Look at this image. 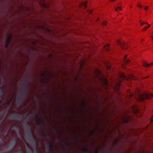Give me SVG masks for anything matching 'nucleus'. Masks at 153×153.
I'll return each mask as SVG.
<instances>
[{
  "label": "nucleus",
  "instance_id": "obj_1",
  "mask_svg": "<svg viewBox=\"0 0 153 153\" xmlns=\"http://www.w3.org/2000/svg\"><path fill=\"white\" fill-rule=\"evenodd\" d=\"M152 94L148 92H145L143 94H138L137 95H135L134 97L139 101H143L146 99L149 100L152 97ZM130 97L131 98L134 97V95L131 94L129 95Z\"/></svg>",
  "mask_w": 153,
  "mask_h": 153
},
{
  "label": "nucleus",
  "instance_id": "obj_2",
  "mask_svg": "<svg viewBox=\"0 0 153 153\" xmlns=\"http://www.w3.org/2000/svg\"><path fill=\"white\" fill-rule=\"evenodd\" d=\"M131 110L135 113H138L140 111V108L136 105H133L131 106Z\"/></svg>",
  "mask_w": 153,
  "mask_h": 153
},
{
  "label": "nucleus",
  "instance_id": "obj_3",
  "mask_svg": "<svg viewBox=\"0 0 153 153\" xmlns=\"http://www.w3.org/2000/svg\"><path fill=\"white\" fill-rule=\"evenodd\" d=\"M27 94V92H22L20 94L19 97L18 99H19V100H21V101L23 102Z\"/></svg>",
  "mask_w": 153,
  "mask_h": 153
},
{
  "label": "nucleus",
  "instance_id": "obj_4",
  "mask_svg": "<svg viewBox=\"0 0 153 153\" xmlns=\"http://www.w3.org/2000/svg\"><path fill=\"white\" fill-rule=\"evenodd\" d=\"M117 44L123 49H126L127 48L126 43L124 42L119 41L117 42Z\"/></svg>",
  "mask_w": 153,
  "mask_h": 153
},
{
  "label": "nucleus",
  "instance_id": "obj_5",
  "mask_svg": "<svg viewBox=\"0 0 153 153\" xmlns=\"http://www.w3.org/2000/svg\"><path fill=\"white\" fill-rule=\"evenodd\" d=\"M28 133L29 136L27 137V140L28 139L30 140H33L34 139H35L34 136L33 135V131L32 129H31L30 130V131L28 132Z\"/></svg>",
  "mask_w": 153,
  "mask_h": 153
},
{
  "label": "nucleus",
  "instance_id": "obj_6",
  "mask_svg": "<svg viewBox=\"0 0 153 153\" xmlns=\"http://www.w3.org/2000/svg\"><path fill=\"white\" fill-rule=\"evenodd\" d=\"M28 140L31 142V144L34 146L35 147L37 146V142L36 139H34L33 140H30L28 139Z\"/></svg>",
  "mask_w": 153,
  "mask_h": 153
},
{
  "label": "nucleus",
  "instance_id": "obj_7",
  "mask_svg": "<svg viewBox=\"0 0 153 153\" xmlns=\"http://www.w3.org/2000/svg\"><path fill=\"white\" fill-rule=\"evenodd\" d=\"M126 116H124L122 117V118L123 119V122L124 123H128L129 121V119H130V117H129V115H124Z\"/></svg>",
  "mask_w": 153,
  "mask_h": 153
},
{
  "label": "nucleus",
  "instance_id": "obj_8",
  "mask_svg": "<svg viewBox=\"0 0 153 153\" xmlns=\"http://www.w3.org/2000/svg\"><path fill=\"white\" fill-rule=\"evenodd\" d=\"M36 122V124L40 126H41L44 125V122L39 118H38Z\"/></svg>",
  "mask_w": 153,
  "mask_h": 153
},
{
  "label": "nucleus",
  "instance_id": "obj_9",
  "mask_svg": "<svg viewBox=\"0 0 153 153\" xmlns=\"http://www.w3.org/2000/svg\"><path fill=\"white\" fill-rule=\"evenodd\" d=\"M47 145L48 146V149L50 150H52L53 149V147L52 145L51 142H49L47 143Z\"/></svg>",
  "mask_w": 153,
  "mask_h": 153
},
{
  "label": "nucleus",
  "instance_id": "obj_10",
  "mask_svg": "<svg viewBox=\"0 0 153 153\" xmlns=\"http://www.w3.org/2000/svg\"><path fill=\"white\" fill-rule=\"evenodd\" d=\"M120 78L121 79H127V78L124 74H121L120 75Z\"/></svg>",
  "mask_w": 153,
  "mask_h": 153
},
{
  "label": "nucleus",
  "instance_id": "obj_11",
  "mask_svg": "<svg viewBox=\"0 0 153 153\" xmlns=\"http://www.w3.org/2000/svg\"><path fill=\"white\" fill-rule=\"evenodd\" d=\"M17 115H24L23 114H18ZM26 115H28L26 114ZM34 115H41V114H34ZM49 115H57L56 114H50ZM65 115H94V114H65Z\"/></svg>",
  "mask_w": 153,
  "mask_h": 153
},
{
  "label": "nucleus",
  "instance_id": "obj_12",
  "mask_svg": "<svg viewBox=\"0 0 153 153\" xmlns=\"http://www.w3.org/2000/svg\"><path fill=\"white\" fill-rule=\"evenodd\" d=\"M17 140H16L13 142V143L10 146V148H12V149H13L15 147L16 144L17 143Z\"/></svg>",
  "mask_w": 153,
  "mask_h": 153
},
{
  "label": "nucleus",
  "instance_id": "obj_13",
  "mask_svg": "<svg viewBox=\"0 0 153 153\" xmlns=\"http://www.w3.org/2000/svg\"><path fill=\"white\" fill-rule=\"evenodd\" d=\"M87 3L86 1H85L83 2L81 4V6L84 7L85 9L87 7Z\"/></svg>",
  "mask_w": 153,
  "mask_h": 153
},
{
  "label": "nucleus",
  "instance_id": "obj_14",
  "mask_svg": "<svg viewBox=\"0 0 153 153\" xmlns=\"http://www.w3.org/2000/svg\"><path fill=\"white\" fill-rule=\"evenodd\" d=\"M153 65V63L150 64H147L145 63L143 65V66L146 67H150V65Z\"/></svg>",
  "mask_w": 153,
  "mask_h": 153
},
{
  "label": "nucleus",
  "instance_id": "obj_15",
  "mask_svg": "<svg viewBox=\"0 0 153 153\" xmlns=\"http://www.w3.org/2000/svg\"><path fill=\"white\" fill-rule=\"evenodd\" d=\"M109 46L108 45H106L104 46V48H105V50L106 51H108V50L109 49Z\"/></svg>",
  "mask_w": 153,
  "mask_h": 153
},
{
  "label": "nucleus",
  "instance_id": "obj_16",
  "mask_svg": "<svg viewBox=\"0 0 153 153\" xmlns=\"http://www.w3.org/2000/svg\"><path fill=\"white\" fill-rule=\"evenodd\" d=\"M17 102L18 104L19 105H20L23 102L21 101V100H19V99H17Z\"/></svg>",
  "mask_w": 153,
  "mask_h": 153
},
{
  "label": "nucleus",
  "instance_id": "obj_17",
  "mask_svg": "<svg viewBox=\"0 0 153 153\" xmlns=\"http://www.w3.org/2000/svg\"><path fill=\"white\" fill-rule=\"evenodd\" d=\"M150 26V25H148V27H145L142 30V31H145L148 28H149Z\"/></svg>",
  "mask_w": 153,
  "mask_h": 153
},
{
  "label": "nucleus",
  "instance_id": "obj_18",
  "mask_svg": "<svg viewBox=\"0 0 153 153\" xmlns=\"http://www.w3.org/2000/svg\"><path fill=\"white\" fill-rule=\"evenodd\" d=\"M122 9V7H118L115 8V10L116 11H117L119 10H121Z\"/></svg>",
  "mask_w": 153,
  "mask_h": 153
},
{
  "label": "nucleus",
  "instance_id": "obj_19",
  "mask_svg": "<svg viewBox=\"0 0 153 153\" xmlns=\"http://www.w3.org/2000/svg\"><path fill=\"white\" fill-rule=\"evenodd\" d=\"M120 84L119 83H117V87H116V88H117L116 89H117V91L119 90V89L120 88Z\"/></svg>",
  "mask_w": 153,
  "mask_h": 153
},
{
  "label": "nucleus",
  "instance_id": "obj_20",
  "mask_svg": "<svg viewBox=\"0 0 153 153\" xmlns=\"http://www.w3.org/2000/svg\"><path fill=\"white\" fill-rule=\"evenodd\" d=\"M130 62V60H129L125 59L124 61V64H126L129 63Z\"/></svg>",
  "mask_w": 153,
  "mask_h": 153
},
{
  "label": "nucleus",
  "instance_id": "obj_21",
  "mask_svg": "<svg viewBox=\"0 0 153 153\" xmlns=\"http://www.w3.org/2000/svg\"><path fill=\"white\" fill-rule=\"evenodd\" d=\"M0 93H1L2 94H4V90L2 87L0 88Z\"/></svg>",
  "mask_w": 153,
  "mask_h": 153
},
{
  "label": "nucleus",
  "instance_id": "obj_22",
  "mask_svg": "<svg viewBox=\"0 0 153 153\" xmlns=\"http://www.w3.org/2000/svg\"><path fill=\"white\" fill-rule=\"evenodd\" d=\"M104 83L106 85H108V82L106 80H104Z\"/></svg>",
  "mask_w": 153,
  "mask_h": 153
},
{
  "label": "nucleus",
  "instance_id": "obj_23",
  "mask_svg": "<svg viewBox=\"0 0 153 153\" xmlns=\"http://www.w3.org/2000/svg\"><path fill=\"white\" fill-rule=\"evenodd\" d=\"M102 25L105 26L106 25V21H104L102 23Z\"/></svg>",
  "mask_w": 153,
  "mask_h": 153
},
{
  "label": "nucleus",
  "instance_id": "obj_24",
  "mask_svg": "<svg viewBox=\"0 0 153 153\" xmlns=\"http://www.w3.org/2000/svg\"><path fill=\"white\" fill-rule=\"evenodd\" d=\"M137 6L139 7V8H141L142 7V6L141 5V4H138V5H137Z\"/></svg>",
  "mask_w": 153,
  "mask_h": 153
},
{
  "label": "nucleus",
  "instance_id": "obj_25",
  "mask_svg": "<svg viewBox=\"0 0 153 153\" xmlns=\"http://www.w3.org/2000/svg\"><path fill=\"white\" fill-rule=\"evenodd\" d=\"M87 11L88 13H91L92 12V10H87Z\"/></svg>",
  "mask_w": 153,
  "mask_h": 153
},
{
  "label": "nucleus",
  "instance_id": "obj_26",
  "mask_svg": "<svg viewBox=\"0 0 153 153\" xmlns=\"http://www.w3.org/2000/svg\"><path fill=\"white\" fill-rule=\"evenodd\" d=\"M107 68L108 70H109L111 68V67L110 66L108 65L107 66Z\"/></svg>",
  "mask_w": 153,
  "mask_h": 153
},
{
  "label": "nucleus",
  "instance_id": "obj_27",
  "mask_svg": "<svg viewBox=\"0 0 153 153\" xmlns=\"http://www.w3.org/2000/svg\"><path fill=\"white\" fill-rule=\"evenodd\" d=\"M84 150L85 152H86V153H88V151L87 149H84Z\"/></svg>",
  "mask_w": 153,
  "mask_h": 153
},
{
  "label": "nucleus",
  "instance_id": "obj_28",
  "mask_svg": "<svg viewBox=\"0 0 153 153\" xmlns=\"http://www.w3.org/2000/svg\"><path fill=\"white\" fill-rule=\"evenodd\" d=\"M4 141V140L2 138H0V142H2Z\"/></svg>",
  "mask_w": 153,
  "mask_h": 153
},
{
  "label": "nucleus",
  "instance_id": "obj_29",
  "mask_svg": "<svg viewBox=\"0 0 153 153\" xmlns=\"http://www.w3.org/2000/svg\"><path fill=\"white\" fill-rule=\"evenodd\" d=\"M144 7H145L144 8V9L146 10H147L148 9V7H147V6H144Z\"/></svg>",
  "mask_w": 153,
  "mask_h": 153
},
{
  "label": "nucleus",
  "instance_id": "obj_30",
  "mask_svg": "<svg viewBox=\"0 0 153 153\" xmlns=\"http://www.w3.org/2000/svg\"><path fill=\"white\" fill-rule=\"evenodd\" d=\"M1 102H2L1 98L0 97V104L1 103Z\"/></svg>",
  "mask_w": 153,
  "mask_h": 153
},
{
  "label": "nucleus",
  "instance_id": "obj_31",
  "mask_svg": "<svg viewBox=\"0 0 153 153\" xmlns=\"http://www.w3.org/2000/svg\"><path fill=\"white\" fill-rule=\"evenodd\" d=\"M143 24H148V23L146 22H143Z\"/></svg>",
  "mask_w": 153,
  "mask_h": 153
},
{
  "label": "nucleus",
  "instance_id": "obj_32",
  "mask_svg": "<svg viewBox=\"0 0 153 153\" xmlns=\"http://www.w3.org/2000/svg\"><path fill=\"white\" fill-rule=\"evenodd\" d=\"M17 153H22V152L21 151L20 152H18Z\"/></svg>",
  "mask_w": 153,
  "mask_h": 153
},
{
  "label": "nucleus",
  "instance_id": "obj_33",
  "mask_svg": "<svg viewBox=\"0 0 153 153\" xmlns=\"http://www.w3.org/2000/svg\"><path fill=\"white\" fill-rule=\"evenodd\" d=\"M116 0H110V1H111V2H112V1H115Z\"/></svg>",
  "mask_w": 153,
  "mask_h": 153
},
{
  "label": "nucleus",
  "instance_id": "obj_34",
  "mask_svg": "<svg viewBox=\"0 0 153 153\" xmlns=\"http://www.w3.org/2000/svg\"><path fill=\"white\" fill-rule=\"evenodd\" d=\"M149 77V76H146V77H144V78H148Z\"/></svg>",
  "mask_w": 153,
  "mask_h": 153
},
{
  "label": "nucleus",
  "instance_id": "obj_35",
  "mask_svg": "<svg viewBox=\"0 0 153 153\" xmlns=\"http://www.w3.org/2000/svg\"><path fill=\"white\" fill-rule=\"evenodd\" d=\"M143 25V23L142 22L141 23V25Z\"/></svg>",
  "mask_w": 153,
  "mask_h": 153
},
{
  "label": "nucleus",
  "instance_id": "obj_36",
  "mask_svg": "<svg viewBox=\"0 0 153 153\" xmlns=\"http://www.w3.org/2000/svg\"><path fill=\"white\" fill-rule=\"evenodd\" d=\"M151 38H152V39H153V35L151 36Z\"/></svg>",
  "mask_w": 153,
  "mask_h": 153
},
{
  "label": "nucleus",
  "instance_id": "obj_37",
  "mask_svg": "<svg viewBox=\"0 0 153 153\" xmlns=\"http://www.w3.org/2000/svg\"><path fill=\"white\" fill-rule=\"evenodd\" d=\"M85 103L84 102L83 103V106H84L85 105Z\"/></svg>",
  "mask_w": 153,
  "mask_h": 153
},
{
  "label": "nucleus",
  "instance_id": "obj_38",
  "mask_svg": "<svg viewBox=\"0 0 153 153\" xmlns=\"http://www.w3.org/2000/svg\"><path fill=\"white\" fill-rule=\"evenodd\" d=\"M126 57H127V55H125V56H124V58H126Z\"/></svg>",
  "mask_w": 153,
  "mask_h": 153
},
{
  "label": "nucleus",
  "instance_id": "obj_39",
  "mask_svg": "<svg viewBox=\"0 0 153 153\" xmlns=\"http://www.w3.org/2000/svg\"><path fill=\"white\" fill-rule=\"evenodd\" d=\"M4 118H5L6 117V116H7V115H4Z\"/></svg>",
  "mask_w": 153,
  "mask_h": 153
},
{
  "label": "nucleus",
  "instance_id": "obj_40",
  "mask_svg": "<svg viewBox=\"0 0 153 153\" xmlns=\"http://www.w3.org/2000/svg\"><path fill=\"white\" fill-rule=\"evenodd\" d=\"M38 104H39V106H40V102H38Z\"/></svg>",
  "mask_w": 153,
  "mask_h": 153
},
{
  "label": "nucleus",
  "instance_id": "obj_41",
  "mask_svg": "<svg viewBox=\"0 0 153 153\" xmlns=\"http://www.w3.org/2000/svg\"><path fill=\"white\" fill-rule=\"evenodd\" d=\"M118 80H119V81L120 82V79H118Z\"/></svg>",
  "mask_w": 153,
  "mask_h": 153
},
{
  "label": "nucleus",
  "instance_id": "obj_42",
  "mask_svg": "<svg viewBox=\"0 0 153 153\" xmlns=\"http://www.w3.org/2000/svg\"><path fill=\"white\" fill-rule=\"evenodd\" d=\"M98 71L99 73H100V72L99 70H98Z\"/></svg>",
  "mask_w": 153,
  "mask_h": 153
},
{
  "label": "nucleus",
  "instance_id": "obj_43",
  "mask_svg": "<svg viewBox=\"0 0 153 153\" xmlns=\"http://www.w3.org/2000/svg\"><path fill=\"white\" fill-rule=\"evenodd\" d=\"M135 78H134V79H135Z\"/></svg>",
  "mask_w": 153,
  "mask_h": 153
},
{
  "label": "nucleus",
  "instance_id": "obj_44",
  "mask_svg": "<svg viewBox=\"0 0 153 153\" xmlns=\"http://www.w3.org/2000/svg\"><path fill=\"white\" fill-rule=\"evenodd\" d=\"M6 47H7H7H8V45H6Z\"/></svg>",
  "mask_w": 153,
  "mask_h": 153
},
{
  "label": "nucleus",
  "instance_id": "obj_45",
  "mask_svg": "<svg viewBox=\"0 0 153 153\" xmlns=\"http://www.w3.org/2000/svg\"><path fill=\"white\" fill-rule=\"evenodd\" d=\"M58 140L59 141H60V140L59 139V138H58Z\"/></svg>",
  "mask_w": 153,
  "mask_h": 153
},
{
  "label": "nucleus",
  "instance_id": "obj_46",
  "mask_svg": "<svg viewBox=\"0 0 153 153\" xmlns=\"http://www.w3.org/2000/svg\"><path fill=\"white\" fill-rule=\"evenodd\" d=\"M132 7V6H131L130 7L131 8Z\"/></svg>",
  "mask_w": 153,
  "mask_h": 153
},
{
  "label": "nucleus",
  "instance_id": "obj_47",
  "mask_svg": "<svg viewBox=\"0 0 153 153\" xmlns=\"http://www.w3.org/2000/svg\"><path fill=\"white\" fill-rule=\"evenodd\" d=\"M98 152V150H97V153Z\"/></svg>",
  "mask_w": 153,
  "mask_h": 153
},
{
  "label": "nucleus",
  "instance_id": "obj_48",
  "mask_svg": "<svg viewBox=\"0 0 153 153\" xmlns=\"http://www.w3.org/2000/svg\"><path fill=\"white\" fill-rule=\"evenodd\" d=\"M13 116H18V115H13Z\"/></svg>",
  "mask_w": 153,
  "mask_h": 153
},
{
  "label": "nucleus",
  "instance_id": "obj_49",
  "mask_svg": "<svg viewBox=\"0 0 153 153\" xmlns=\"http://www.w3.org/2000/svg\"><path fill=\"white\" fill-rule=\"evenodd\" d=\"M19 134H21V133H20V131H19Z\"/></svg>",
  "mask_w": 153,
  "mask_h": 153
},
{
  "label": "nucleus",
  "instance_id": "obj_50",
  "mask_svg": "<svg viewBox=\"0 0 153 153\" xmlns=\"http://www.w3.org/2000/svg\"><path fill=\"white\" fill-rule=\"evenodd\" d=\"M28 124V126H29V124L28 123V124Z\"/></svg>",
  "mask_w": 153,
  "mask_h": 153
},
{
  "label": "nucleus",
  "instance_id": "obj_51",
  "mask_svg": "<svg viewBox=\"0 0 153 153\" xmlns=\"http://www.w3.org/2000/svg\"><path fill=\"white\" fill-rule=\"evenodd\" d=\"M35 116H38V115H35Z\"/></svg>",
  "mask_w": 153,
  "mask_h": 153
},
{
  "label": "nucleus",
  "instance_id": "obj_52",
  "mask_svg": "<svg viewBox=\"0 0 153 153\" xmlns=\"http://www.w3.org/2000/svg\"><path fill=\"white\" fill-rule=\"evenodd\" d=\"M53 116H54V115H53Z\"/></svg>",
  "mask_w": 153,
  "mask_h": 153
},
{
  "label": "nucleus",
  "instance_id": "obj_53",
  "mask_svg": "<svg viewBox=\"0 0 153 153\" xmlns=\"http://www.w3.org/2000/svg\"><path fill=\"white\" fill-rule=\"evenodd\" d=\"M75 116H76L77 115H76Z\"/></svg>",
  "mask_w": 153,
  "mask_h": 153
},
{
  "label": "nucleus",
  "instance_id": "obj_54",
  "mask_svg": "<svg viewBox=\"0 0 153 153\" xmlns=\"http://www.w3.org/2000/svg\"><path fill=\"white\" fill-rule=\"evenodd\" d=\"M90 116H91V115H90Z\"/></svg>",
  "mask_w": 153,
  "mask_h": 153
}]
</instances>
